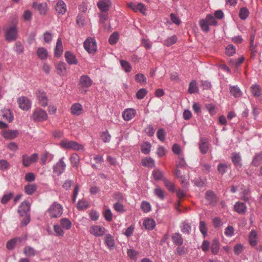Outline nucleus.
Returning a JSON list of instances; mask_svg holds the SVG:
<instances>
[{
	"mask_svg": "<svg viewBox=\"0 0 262 262\" xmlns=\"http://www.w3.org/2000/svg\"><path fill=\"white\" fill-rule=\"evenodd\" d=\"M71 222L67 218H62L60 221V224H54L53 230L55 235L57 236L62 237L64 234V230H69L72 227Z\"/></svg>",
	"mask_w": 262,
	"mask_h": 262,
	"instance_id": "nucleus-1",
	"label": "nucleus"
},
{
	"mask_svg": "<svg viewBox=\"0 0 262 262\" xmlns=\"http://www.w3.org/2000/svg\"><path fill=\"white\" fill-rule=\"evenodd\" d=\"M60 145L62 148L68 150L72 149L77 151L84 150L83 146L75 141L64 139L61 141Z\"/></svg>",
	"mask_w": 262,
	"mask_h": 262,
	"instance_id": "nucleus-2",
	"label": "nucleus"
},
{
	"mask_svg": "<svg viewBox=\"0 0 262 262\" xmlns=\"http://www.w3.org/2000/svg\"><path fill=\"white\" fill-rule=\"evenodd\" d=\"M62 206L59 203L54 202L48 208L47 211L49 216L51 218L59 217L62 214Z\"/></svg>",
	"mask_w": 262,
	"mask_h": 262,
	"instance_id": "nucleus-3",
	"label": "nucleus"
},
{
	"mask_svg": "<svg viewBox=\"0 0 262 262\" xmlns=\"http://www.w3.org/2000/svg\"><path fill=\"white\" fill-rule=\"evenodd\" d=\"M93 81L88 75H82L79 79V89L81 94H85L87 93L89 88L92 85Z\"/></svg>",
	"mask_w": 262,
	"mask_h": 262,
	"instance_id": "nucleus-4",
	"label": "nucleus"
},
{
	"mask_svg": "<svg viewBox=\"0 0 262 262\" xmlns=\"http://www.w3.org/2000/svg\"><path fill=\"white\" fill-rule=\"evenodd\" d=\"M5 39L9 42L16 40L18 38V29L16 25L8 27L5 30Z\"/></svg>",
	"mask_w": 262,
	"mask_h": 262,
	"instance_id": "nucleus-5",
	"label": "nucleus"
},
{
	"mask_svg": "<svg viewBox=\"0 0 262 262\" xmlns=\"http://www.w3.org/2000/svg\"><path fill=\"white\" fill-rule=\"evenodd\" d=\"M48 114L46 112L41 108L35 110L32 114V119L37 122H42L47 120Z\"/></svg>",
	"mask_w": 262,
	"mask_h": 262,
	"instance_id": "nucleus-6",
	"label": "nucleus"
},
{
	"mask_svg": "<svg viewBox=\"0 0 262 262\" xmlns=\"http://www.w3.org/2000/svg\"><path fill=\"white\" fill-rule=\"evenodd\" d=\"M90 233L96 237H101L103 236L106 232V229L99 225H93L90 228Z\"/></svg>",
	"mask_w": 262,
	"mask_h": 262,
	"instance_id": "nucleus-7",
	"label": "nucleus"
},
{
	"mask_svg": "<svg viewBox=\"0 0 262 262\" xmlns=\"http://www.w3.org/2000/svg\"><path fill=\"white\" fill-rule=\"evenodd\" d=\"M127 6L133 10L136 13L140 12L143 15L146 14V7L144 4L141 3L136 4L135 3H130L127 4Z\"/></svg>",
	"mask_w": 262,
	"mask_h": 262,
	"instance_id": "nucleus-8",
	"label": "nucleus"
},
{
	"mask_svg": "<svg viewBox=\"0 0 262 262\" xmlns=\"http://www.w3.org/2000/svg\"><path fill=\"white\" fill-rule=\"evenodd\" d=\"M84 47L89 53H94L97 50V44L95 40L92 38L86 39L84 42Z\"/></svg>",
	"mask_w": 262,
	"mask_h": 262,
	"instance_id": "nucleus-9",
	"label": "nucleus"
},
{
	"mask_svg": "<svg viewBox=\"0 0 262 262\" xmlns=\"http://www.w3.org/2000/svg\"><path fill=\"white\" fill-rule=\"evenodd\" d=\"M38 158L37 154H33L31 156L24 155L22 156V162L25 167L29 166L32 163L36 162Z\"/></svg>",
	"mask_w": 262,
	"mask_h": 262,
	"instance_id": "nucleus-10",
	"label": "nucleus"
},
{
	"mask_svg": "<svg viewBox=\"0 0 262 262\" xmlns=\"http://www.w3.org/2000/svg\"><path fill=\"white\" fill-rule=\"evenodd\" d=\"M66 164L63 161V158H62L60 160L53 166V172L57 175H60L65 170Z\"/></svg>",
	"mask_w": 262,
	"mask_h": 262,
	"instance_id": "nucleus-11",
	"label": "nucleus"
},
{
	"mask_svg": "<svg viewBox=\"0 0 262 262\" xmlns=\"http://www.w3.org/2000/svg\"><path fill=\"white\" fill-rule=\"evenodd\" d=\"M30 210V204L28 201H24L19 205L18 212L20 216L27 215Z\"/></svg>",
	"mask_w": 262,
	"mask_h": 262,
	"instance_id": "nucleus-12",
	"label": "nucleus"
},
{
	"mask_svg": "<svg viewBox=\"0 0 262 262\" xmlns=\"http://www.w3.org/2000/svg\"><path fill=\"white\" fill-rule=\"evenodd\" d=\"M17 102L19 107L23 110H28L31 107V102L28 98L21 97L18 99Z\"/></svg>",
	"mask_w": 262,
	"mask_h": 262,
	"instance_id": "nucleus-13",
	"label": "nucleus"
},
{
	"mask_svg": "<svg viewBox=\"0 0 262 262\" xmlns=\"http://www.w3.org/2000/svg\"><path fill=\"white\" fill-rule=\"evenodd\" d=\"M37 98L38 100L39 104L43 107H45L48 105V99L46 94L44 91L38 90L36 94Z\"/></svg>",
	"mask_w": 262,
	"mask_h": 262,
	"instance_id": "nucleus-14",
	"label": "nucleus"
},
{
	"mask_svg": "<svg viewBox=\"0 0 262 262\" xmlns=\"http://www.w3.org/2000/svg\"><path fill=\"white\" fill-rule=\"evenodd\" d=\"M136 114V111L132 108L125 109L122 113V117L125 121H128L132 119Z\"/></svg>",
	"mask_w": 262,
	"mask_h": 262,
	"instance_id": "nucleus-15",
	"label": "nucleus"
},
{
	"mask_svg": "<svg viewBox=\"0 0 262 262\" xmlns=\"http://www.w3.org/2000/svg\"><path fill=\"white\" fill-rule=\"evenodd\" d=\"M97 6L101 11H108L112 6L111 0H99Z\"/></svg>",
	"mask_w": 262,
	"mask_h": 262,
	"instance_id": "nucleus-16",
	"label": "nucleus"
},
{
	"mask_svg": "<svg viewBox=\"0 0 262 262\" xmlns=\"http://www.w3.org/2000/svg\"><path fill=\"white\" fill-rule=\"evenodd\" d=\"M2 135L4 138L8 140H12L15 138L18 135V130H4L2 132Z\"/></svg>",
	"mask_w": 262,
	"mask_h": 262,
	"instance_id": "nucleus-17",
	"label": "nucleus"
},
{
	"mask_svg": "<svg viewBox=\"0 0 262 262\" xmlns=\"http://www.w3.org/2000/svg\"><path fill=\"white\" fill-rule=\"evenodd\" d=\"M83 106L79 103H75L71 107V113L74 116H79L82 114Z\"/></svg>",
	"mask_w": 262,
	"mask_h": 262,
	"instance_id": "nucleus-18",
	"label": "nucleus"
},
{
	"mask_svg": "<svg viewBox=\"0 0 262 262\" xmlns=\"http://www.w3.org/2000/svg\"><path fill=\"white\" fill-rule=\"evenodd\" d=\"M32 7L37 9L40 14L45 15L48 11V6L46 3L37 4L34 2L33 3Z\"/></svg>",
	"mask_w": 262,
	"mask_h": 262,
	"instance_id": "nucleus-19",
	"label": "nucleus"
},
{
	"mask_svg": "<svg viewBox=\"0 0 262 262\" xmlns=\"http://www.w3.org/2000/svg\"><path fill=\"white\" fill-rule=\"evenodd\" d=\"M56 11L58 14H64L67 11V6L64 2L61 0L59 1L55 6Z\"/></svg>",
	"mask_w": 262,
	"mask_h": 262,
	"instance_id": "nucleus-20",
	"label": "nucleus"
},
{
	"mask_svg": "<svg viewBox=\"0 0 262 262\" xmlns=\"http://www.w3.org/2000/svg\"><path fill=\"white\" fill-rule=\"evenodd\" d=\"M171 239L173 243L177 246H182L183 244V239L182 235L179 232H176L172 234Z\"/></svg>",
	"mask_w": 262,
	"mask_h": 262,
	"instance_id": "nucleus-21",
	"label": "nucleus"
},
{
	"mask_svg": "<svg viewBox=\"0 0 262 262\" xmlns=\"http://www.w3.org/2000/svg\"><path fill=\"white\" fill-rule=\"evenodd\" d=\"M234 210L239 214H244L246 212L247 207L245 203L237 202L234 206Z\"/></svg>",
	"mask_w": 262,
	"mask_h": 262,
	"instance_id": "nucleus-22",
	"label": "nucleus"
},
{
	"mask_svg": "<svg viewBox=\"0 0 262 262\" xmlns=\"http://www.w3.org/2000/svg\"><path fill=\"white\" fill-rule=\"evenodd\" d=\"M66 61L69 64H76L77 63V60L75 56L70 52V51H67L64 54Z\"/></svg>",
	"mask_w": 262,
	"mask_h": 262,
	"instance_id": "nucleus-23",
	"label": "nucleus"
},
{
	"mask_svg": "<svg viewBox=\"0 0 262 262\" xmlns=\"http://www.w3.org/2000/svg\"><path fill=\"white\" fill-rule=\"evenodd\" d=\"M54 51L55 55L57 57H59L63 52L62 43L60 38H58L57 40Z\"/></svg>",
	"mask_w": 262,
	"mask_h": 262,
	"instance_id": "nucleus-24",
	"label": "nucleus"
},
{
	"mask_svg": "<svg viewBox=\"0 0 262 262\" xmlns=\"http://www.w3.org/2000/svg\"><path fill=\"white\" fill-rule=\"evenodd\" d=\"M143 225L146 229L151 230L155 228L156 223L153 219L146 218L144 220Z\"/></svg>",
	"mask_w": 262,
	"mask_h": 262,
	"instance_id": "nucleus-25",
	"label": "nucleus"
},
{
	"mask_svg": "<svg viewBox=\"0 0 262 262\" xmlns=\"http://www.w3.org/2000/svg\"><path fill=\"white\" fill-rule=\"evenodd\" d=\"M104 242L108 248L110 249L114 248L115 242L113 237L110 234H106L104 237Z\"/></svg>",
	"mask_w": 262,
	"mask_h": 262,
	"instance_id": "nucleus-26",
	"label": "nucleus"
},
{
	"mask_svg": "<svg viewBox=\"0 0 262 262\" xmlns=\"http://www.w3.org/2000/svg\"><path fill=\"white\" fill-rule=\"evenodd\" d=\"M37 189V185L35 184H29L25 186V192L28 195L33 194Z\"/></svg>",
	"mask_w": 262,
	"mask_h": 262,
	"instance_id": "nucleus-27",
	"label": "nucleus"
},
{
	"mask_svg": "<svg viewBox=\"0 0 262 262\" xmlns=\"http://www.w3.org/2000/svg\"><path fill=\"white\" fill-rule=\"evenodd\" d=\"M142 164L143 166L148 168H153L155 166V161L150 157H146L142 160Z\"/></svg>",
	"mask_w": 262,
	"mask_h": 262,
	"instance_id": "nucleus-28",
	"label": "nucleus"
},
{
	"mask_svg": "<svg viewBox=\"0 0 262 262\" xmlns=\"http://www.w3.org/2000/svg\"><path fill=\"white\" fill-rule=\"evenodd\" d=\"M24 253L27 256L33 257L37 253V251L33 247L27 246L24 249Z\"/></svg>",
	"mask_w": 262,
	"mask_h": 262,
	"instance_id": "nucleus-29",
	"label": "nucleus"
},
{
	"mask_svg": "<svg viewBox=\"0 0 262 262\" xmlns=\"http://www.w3.org/2000/svg\"><path fill=\"white\" fill-rule=\"evenodd\" d=\"M1 115L4 119L8 120L9 122H11L13 119V116L10 110L5 109L1 111L0 113Z\"/></svg>",
	"mask_w": 262,
	"mask_h": 262,
	"instance_id": "nucleus-30",
	"label": "nucleus"
},
{
	"mask_svg": "<svg viewBox=\"0 0 262 262\" xmlns=\"http://www.w3.org/2000/svg\"><path fill=\"white\" fill-rule=\"evenodd\" d=\"M37 55L40 59H46L48 56V52L45 48L40 47L37 50Z\"/></svg>",
	"mask_w": 262,
	"mask_h": 262,
	"instance_id": "nucleus-31",
	"label": "nucleus"
},
{
	"mask_svg": "<svg viewBox=\"0 0 262 262\" xmlns=\"http://www.w3.org/2000/svg\"><path fill=\"white\" fill-rule=\"evenodd\" d=\"M181 231L184 233L189 234L191 231L190 224L187 222H184L180 226Z\"/></svg>",
	"mask_w": 262,
	"mask_h": 262,
	"instance_id": "nucleus-32",
	"label": "nucleus"
},
{
	"mask_svg": "<svg viewBox=\"0 0 262 262\" xmlns=\"http://www.w3.org/2000/svg\"><path fill=\"white\" fill-rule=\"evenodd\" d=\"M210 249L213 254L216 255L218 253L220 250V243L218 240L216 239L213 240Z\"/></svg>",
	"mask_w": 262,
	"mask_h": 262,
	"instance_id": "nucleus-33",
	"label": "nucleus"
},
{
	"mask_svg": "<svg viewBox=\"0 0 262 262\" xmlns=\"http://www.w3.org/2000/svg\"><path fill=\"white\" fill-rule=\"evenodd\" d=\"M251 93L255 97H258L261 95L260 86L256 84H253L251 87Z\"/></svg>",
	"mask_w": 262,
	"mask_h": 262,
	"instance_id": "nucleus-34",
	"label": "nucleus"
},
{
	"mask_svg": "<svg viewBox=\"0 0 262 262\" xmlns=\"http://www.w3.org/2000/svg\"><path fill=\"white\" fill-rule=\"evenodd\" d=\"M199 91V88L195 80L192 81L189 85L188 92L190 94L197 93Z\"/></svg>",
	"mask_w": 262,
	"mask_h": 262,
	"instance_id": "nucleus-35",
	"label": "nucleus"
},
{
	"mask_svg": "<svg viewBox=\"0 0 262 262\" xmlns=\"http://www.w3.org/2000/svg\"><path fill=\"white\" fill-rule=\"evenodd\" d=\"M232 161L233 162L234 164L236 167H241V158L239 154L238 153H234L232 156Z\"/></svg>",
	"mask_w": 262,
	"mask_h": 262,
	"instance_id": "nucleus-36",
	"label": "nucleus"
},
{
	"mask_svg": "<svg viewBox=\"0 0 262 262\" xmlns=\"http://www.w3.org/2000/svg\"><path fill=\"white\" fill-rule=\"evenodd\" d=\"M206 199L210 204H214L216 202L215 195L211 191H207L206 193Z\"/></svg>",
	"mask_w": 262,
	"mask_h": 262,
	"instance_id": "nucleus-37",
	"label": "nucleus"
},
{
	"mask_svg": "<svg viewBox=\"0 0 262 262\" xmlns=\"http://www.w3.org/2000/svg\"><path fill=\"white\" fill-rule=\"evenodd\" d=\"M57 72L60 75H63L66 71V65L63 62L58 63L56 66Z\"/></svg>",
	"mask_w": 262,
	"mask_h": 262,
	"instance_id": "nucleus-38",
	"label": "nucleus"
},
{
	"mask_svg": "<svg viewBox=\"0 0 262 262\" xmlns=\"http://www.w3.org/2000/svg\"><path fill=\"white\" fill-rule=\"evenodd\" d=\"M257 233L255 230H252L249 234V242L250 244L254 246L257 244L256 241Z\"/></svg>",
	"mask_w": 262,
	"mask_h": 262,
	"instance_id": "nucleus-39",
	"label": "nucleus"
},
{
	"mask_svg": "<svg viewBox=\"0 0 262 262\" xmlns=\"http://www.w3.org/2000/svg\"><path fill=\"white\" fill-rule=\"evenodd\" d=\"M151 145L149 142L143 143L141 147V150L142 153L144 154H148L149 153L151 150Z\"/></svg>",
	"mask_w": 262,
	"mask_h": 262,
	"instance_id": "nucleus-40",
	"label": "nucleus"
},
{
	"mask_svg": "<svg viewBox=\"0 0 262 262\" xmlns=\"http://www.w3.org/2000/svg\"><path fill=\"white\" fill-rule=\"evenodd\" d=\"M177 41V37L176 35H173L168 38H167L164 41V45L167 47H169L174 44Z\"/></svg>",
	"mask_w": 262,
	"mask_h": 262,
	"instance_id": "nucleus-41",
	"label": "nucleus"
},
{
	"mask_svg": "<svg viewBox=\"0 0 262 262\" xmlns=\"http://www.w3.org/2000/svg\"><path fill=\"white\" fill-rule=\"evenodd\" d=\"M208 146L206 140L201 139L200 144V149L201 152L203 154H206L208 151Z\"/></svg>",
	"mask_w": 262,
	"mask_h": 262,
	"instance_id": "nucleus-42",
	"label": "nucleus"
},
{
	"mask_svg": "<svg viewBox=\"0 0 262 262\" xmlns=\"http://www.w3.org/2000/svg\"><path fill=\"white\" fill-rule=\"evenodd\" d=\"M152 175L155 180H159L163 178V173L159 169L156 168L152 171Z\"/></svg>",
	"mask_w": 262,
	"mask_h": 262,
	"instance_id": "nucleus-43",
	"label": "nucleus"
},
{
	"mask_svg": "<svg viewBox=\"0 0 262 262\" xmlns=\"http://www.w3.org/2000/svg\"><path fill=\"white\" fill-rule=\"evenodd\" d=\"M70 162L73 167H77L79 163V157L77 154H73L70 157Z\"/></svg>",
	"mask_w": 262,
	"mask_h": 262,
	"instance_id": "nucleus-44",
	"label": "nucleus"
},
{
	"mask_svg": "<svg viewBox=\"0 0 262 262\" xmlns=\"http://www.w3.org/2000/svg\"><path fill=\"white\" fill-rule=\"evenodd\" d=\"M230 93L235 97H238L242 94V93L239 88L236 86H232L230 87Z\"/></svg>",
	"mask_w": 262,
	"mask_h": 262,
	"instance_id": "nucleus-45",
	"label": "nucleus"
},
{
	"mask_svg": "<svg viewBox=\"0 0 262 262\" xmlns=\"http://www.w3.org/2000/svg\"><path fill=\"white\" fill-rule=\"evenodd\" d=\"M249 12L247 8L243 7L240 9L239 12V16L242 19H246L249 16Z\"/></svg>",
	"mask_w": 262,
	"mask_h": 262,
	"instance_id": "nucleus-46",
	"label": "nucleus"
},
{
	"mask_svg": "<svg viewBox=\"0 0 262 262\" xmlns=\"http://www.w3.org/2000/svg\"><path fill=\"white\" fill-rule=\"evenodd\" d=\"M120 64L125 72H129L131 71L132 67L130 64L125 60H120Z\"/></svg>",
	"mask_w": 262,
	"mask_h": 262,
	"instance_id": "nucleus-47",
	"label": "nucleus"
},
{
	"mask_svg": "<svg viewBox=\"0 0 262 262\" xmlns=\"http://www.w3.org/2000/svg\"><path fill=\"white\" fill-rule=\"evenodd\" d=\"M199 24L201 29L205 32H207L209 30V24L205 19H202L200 20Z\"/></svg>",
	"mask_w": 262,
	"mask_h": 262,
	"instance_id": "nucleus-48",
	"label": "nucleus"
},
{
	"mask_svg": "<svg viewBox=\"0 0 262 262\" xmlns=\"http://www.w3.org/2000/svg\"><path fill=\"white\" fill-rule=\"evenodd\" d=\"M100 137L104 143L109 142L111 139V136L107 130L102 132L100 135Z\"/></svg>",
	"mask_w": 262,
	"mask_h": 262,
	"instance_id": "nucleus-49",
	"label": "nucleus"
},
{
	"mask_svg": "<svg viewBox=\"0 0 262 262\" xmlns=\"http://www.w3.org/2000/svg\"><path fill=\"white\" fill-rule=\"evenodd\" d=\"M262 162V154H256L252 160V164L255 166H258Z\"/></svg>",
	"mask_w": 262,
	"mask_h": 262,
	"instance_id": "nucleus-50",
	"label": "nucleus"
},
{
	"mask_svg": "<svg viewBox=\"0 0 262 262\" xmlns=\"http://www.w3.org/2000/svg\"><path fill=\"white\" fill-rule=\"evenodd\" d=\"M165 187L170 191L174 192L175 191V187L171 182L166 179H163Z\"/></svg>",
	"mask_w": 262,
	"mask_h": 262,
	"instance_id": "nucleus-51",
	"label": "nucleus"
},
{
	"mask_svg": "<svg viewBox=\"0 0 262 262\" xmlns=\"http://www.w3.org/2000/svg\"><path fill=\"white\" fill-rule=\"evenodd\" d=\"M235 47L233 45H229L226 48V53L228 56H232L235 53Z\"/></svg>",
	"mask_w": 262,
	"mask_h": 262,
	"instance_id": "nucleus-52",
	"label": "nucleus"
},
{
	"mask_svg": "<svg viewBox=\"0 0 262 262\" xmlns=\"http://www.w3.org/2000/svg\"><path fill=\"white\" fill-rule=\"evenodd\" d=\"M89 206V205L87 201L81 200L78 202L77 207L79 210H82L86 209Z\"/></svg>",
	"mask_w": 262,
	"mask_h": 262,
	"instance_id": "nucleus-53",
	"label": "nucleus"
},
{
	"mask_svg": "<svg viewBox=\"0 0 262 262\" xmlns=\"http://www.w3.org/2000/svg\"><path fill=\"white\" fill-rule=\"evenodd\" d=\"M119 34L117 32H115L110 36L108 41L110 44H115L118 40Z\"/></svg>",
	"mask_w": 262,
	"mask_h": 262,
	"instance_id": "nucleus-54",
	"label": "nucleus"
},
{
	"mask_svg": "<svg viewBox=\"0 0 262 262\" xmlns=\"http://www.w3.org/2000/svg\"><path fill=\"white\" fill-rule=\"evenodd\" d=\"M199 229L200 232L203 235L204 237H205L207 233V229L206 227L205 223L204 221H201L200 222Z\"/></svg>",
	"mask_w": 262,
	"mask_h": 262,
	"instance_id": "nucleus-55",
	"label": "nucleus"
},
{
	"mask_svg": "<svg viewBox=\"0 0 262 262\" xmlns=\"http://www.w3.org/2000/svg\"><path fill=\"white\" fill-rule=\"evenodd\" d=\"M147 93V91L144 89L142 88L139 90L136 93V97L138 99H142Z\"/></svg>",
	"mask_w": 262,
	"mask_h": 262,
	"instance_id": "nucleus-56",
	"label": "nucleus"
},
{
	"mask_svg": "<svg viewBox=\"0 0 262 262\" xmlns=\"http://www.w3.org/2000/svg\"><path fill=\"white\" fill-rule=\"evenodd\" d=\"M114 210L119 213H122L125 212L124 206L118 202L114 204Z\"/></svg>",
	"mask_w": 262,
	"mask_h": 262,
	"instance_id": "nucleus-57",
	"label": "nucleus"
},
{
	"mask_svg": "<svg viewBox=\"0 0 262 262\" xmlns=\"http://www.w3.org/2000/svg\"><path fill=\"white\" fill-rule=\"evenodd\" d=\"M127 254L132 259H137L138 252L133 249H128L127 251Z\"/></svg>",
	"mask_w": 262,
	"mask_h": 262,
	"instance_id": "nucleus-58",
	"label": "nucleus"
},
{
	"mask_svg": "<svg viewBox=\"0 0 262 262\" xmlns=\"http://www.w3.org/2000/svg\"><path fill=\"white\" fill-rule=\"evenodd\" d=\"M135 79L141 84H145L146 83V78L143 74H138L135 76Z\"/></svg>",
	"mask_w": 262,
	"mask_h": 262,
	"instance_id": "nucleus-59",
	"label": "nucleus"
},
{
	"mask_svg": "<svg viewBox=\"0 0 262 262\" xmlns=\"http://www.w3.org/2000/svg\"><path fill=\"white\" fill-rule=\"evenodd\" d=\"M10 167L9 163L6 160H0V170L5 171L8 169Z\"/></svg>",
	"mask_w": 262,
	"mask_h": 262,
	"instance_id": "nucleus-60",
	"label": "nucleus"
},
{
	"mask_svg": "<svg viewBox=\"0 0 262 262\" xmlns=\"http://www.w3.org/2000/svg\"><path fill=\"white\" fill-rule=\"evenodd\" d=\"M205 20L209 25L215 26L217 24L215 18L211 14H208L206 17Z\"/></svg>",
	"mask_w": 262,
	"mask_h": 262,
	"instance_id": "nucleus-61",
	"label": "nucleus"
},
{
	"mask_svg": "<svg viewBox=\"0 0 262 262\" xmlns=\"http://www.w3.org/2000/svg\"><path fill=\"white\" fill-rule=\"evenodd\" d=\"M141 207L142 210L144 212H148L151 209V206L150 203L146 201H143L142 202Z\"/></svg>",
	"mask_w": 262,
	"mask_h": 262,
	"instance_id": "nucleus-62",
	"label": "nucleus"
},
{
	"mask_svg": "<svg viewBox=\"0 0 262 262\" xmlns=\"http://www.w3.org/2000/svg\"><path fill=\"white\" fill-rule=\"evenodd\" d=\"M18 240V238H13L9 241L6 244V247L9 250L13 249L16 245V243Z\"/></svg>",
	"mask_w": 262,
	"mask_h": 262,
	"instance_id": "nucleus-63",
	"label": "nucleus"
},
{
	"mask_svg": "<svg viewBox=\"0 0 262 262\" xmlns=\"http://www.w3.org/2000/svg\"><path fill=\"white\" fill-rule=\"evenodd\" d=\"M24 46L20 42H16L14 47V51L18 54L24 52Z\"/></svg>",
	"mask_w": 262,
	"mask_h": 262,
	"instance_id": "nucleus-64",
	"label": "nucleus"
}]
</instances>
